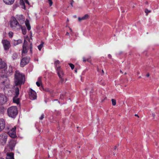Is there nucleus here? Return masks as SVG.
Here are the masks:
<instances>
[{"mask_svg": "<svg viewBox=\"0 0 159 159\" xmlns=\"http://www.w3.org/2000/svg\"><path fill=\"white\" fill-rule=\"evenodd\" d=\"M24 76L19 71L16 70L15 75L14 82L16 85H21L24 84Z\"/></svg>", "mask_w": 159, "mask_h": 159, "instance_id": "obj_1", "label": "nucleus"}, {"mask_svg": "<svg viewBox=\"0 0 159 159\" xmlns=\"http://www.w3.org/2000/svg\"><path fill=\"white\" fill-rule=\"evenodd\" d=\"M10 27L12 30H18L22 29V27L16 19L14 17H12L10 21Z\"/></svg>", "mask_w": 159, "mask_h": 159, "instance_id": "obj_2", "label": "nucleus"}, {"mask_svg": "<svg viewBox=\"0 0 159 159\" xmlns=\"http://www.w3.org/2000/svg\"><path fill=\"white\" fill-rule=\"evenodd\" d=\"M30 47V51L31 52H32V45L31 42H30L29 43L25 40H24L22 46V54L23 55L26 54L28 52V50L29 47Z\"/></svg>", "mask_w": 159, "mask_h": 159, "instance_id": "obj_3", "label": "nucleus"}, {"mask_svg": "<svg viewBox=\"0 0 159 159\" xmlns=\"http://www.w3.org/2000/svg\"><path fill=\"white\" fill-rule=\"evenodd\" d=\"M9 85V80L6 77L2 76L0 78V88L5 89Z\"/></svg>", "mask_w": 159, "mask_h": 159, "instance_id": "obj_4", "label": "nucleus"}, {"mask_svg": "<svg viewBox=\"0 0 159 159\" xmlns=\"http://www.w3.org/2000/svg\"><path fill=\"white\" fill-rule=\"evenodd\" d=\"M8 114L9 116L14 118L18 113L17 108L16 107L12 106L8 109Z\"/></svg>", "mask_w": 159, "mask_h": 159, "instance_id": "obj_5", "label": "nucleus"}, {"mask_svg": "<svg viewBox=\"0 0 159 159\" xmlns=\"http://www.w3.org/2000/svg\"><path fill=\"white\" fill-rule=\"evenodd\" d=\"M16 129V126H14L13 128H11L10 127L7 128L8 130V133L11 137L15 138L16 137L15 131Z\"/></svg>", "mask_w": 159, "mask_h": 159, "instance_id": "obj_6", "label": "nucleus"}, {"mask_svg": "<svg viewBox=\"0 0 159 159\" xmlns=\"http://www.w3.org/2000/svg\"><path fill=\"white\" fill-rule=\"evenodd\" d=\"M12 68L11 66H10L7 67L6 66V68L3 69L2 71L3 75L9 76L12 73Z\"/></svg>", "mask_w": 159, "mask_h": 159, "instance_id": "obj_7", "label": "nucleus"}, {"mask_svg": "<svg viewBox=\"0 0 159 159\" xmlns=\"http://www.w3.org/2000/svg\"><path fill=\"white\" fill-rule=\"evenodd\" d=\"M2 42L4 49L5 50H8L11 46V44L9 41L7 39H3L2 40Z\"/></svg>", "mask_w": 159, "mask_h": 159, "instance_id": "obj_8", "label": "nucleus"}, {"mask_svg": "<svg viewBox=\"0 0 159 159\" xmlns=\"http://www.w3.org/2000/svg\"><path fill=\"white\" fill-rule=\"evenodd\" d=\"M7 136L5 134H2L0 135V143L2 144H4L7 142Z\"/></svg>", "mask_w": 159, "mask_h": 159, "instance_id": "obj_9", "label": "nucleus"}, {"mask_svg": "<svg viewBox=\"0 0 159 159\" xmlns=\"http://www.w3.org/2000/svg\"><path fill=\"white\" fill-rule=\"evenodd\" d=\"M30 59L29 57H24L21 60L20 65L22 67L24 66L27 64L30 61Z\"/></svg>", "mask_w": 159, "mask_h": 159, "instance_id": "obj_10", "label": "nucleus"}, {"mask_svg": "<svg viewBox=\"0 0 159 159\" xmlns=\"http://www.w3.org/2000/svg\"><path fill=\"white\" fill-rule=\"evenodd\" d=\"M57 70L58 71V76L61 79V82H63L64 81V80L62 78V77L63 76L64 74L63 71L60 70V67H57Z\"/></svg>", "mask_w": 159, "mask_h": 159, "instance_id": "obj_11", "label": "nucleus"}, {"mask_svg": "<svg viewBox=\"0 0 159 159\" xmlns=\"http://www.w3.org/2000/svg\"><path fill=\"white\" fill-rule=\"evenodd\" d=\"M30 98L32 100L35 99L37 98L36 93L32 89H31Z\"/></svg>", "mask_w": 159, "mask_h": 159, "instance_id": "obj_12", "label": "nucleus"}, {"mask_svg": "<svg viewBox=\"0 0 159 159\" xmlns=\"http://www.w3.org/2000/svg\"><path fill=\"white\" fill-rule=\"evenodd\" d=\"M5 122L3 119H0V132L2 131L5 128Z\"/></svg>", "mask_w": 159, "mask_h": 159, "instance_id": "obj_13", "label": "nucleus"}, {"mask_svg": "<svg viewBox=\"0 0 159 159\" xmlns=\"http://www.w3.org/2000/svg\"><path fill=\"white\" fill-rule=\"evenodd\" d=\"M89 16L88 14H86L84 15L82 17H78V20L79 22H81L83 20H85L89 19Z\"/></svg>", "mask_w": 159, "mask_h": 159, "instance_id": "obj_14", "label": "nucleus"}, {"mask_svg": "<svg viewBox=\"0 0 159 159\" xmlns=\"http://www.w3.org/2000/svg\"><path fill=\"white\" fill-rule=\"evenodd\" d=\"M7 101V97L4 95H2L0 97V103L1 104H4Z\"/></svg>", "mask_w": 159, "mask_h": 159, "instance_id": "obj_15", "label": "nucleus"}, {"mask_svg": "<svg viewBox=\"0 0 159 159\" xmlns=\"http://www.w3.org/2000/svg\"><path fill=\"white\" fill-rule=\"evenodd\" d=\"M16 144V142L14 141H11L9 143V146L10 148L13 149L15 146Z\"/></svg>", "mask_w": 159, "mask_h": 159, "instance_id": "obj_16", "label": "nucleus"}, {"mask_svg": "<svg viewBox=\"0 0 159 159\" xmlns=\"http://www.w3.org/2000/svg\"><path fill=\"white\" fill-rule=\"evenodd\" d=\"M15 0H3V2L7 5H11L12 4Z\"/></svg>", "mask_w": 159, "mask_h": 159, "instance_id": "obj_17", "label": "nucleus"}, {"mask_svg": "<svg viewBox=\"0 0 159 159\" xmlns=\"http://www.w3.org/2000/svg\"><path fill=\"white\" fill-rule=\"evenodd\" d=\"M6 158L7 159H14V154L12 153H7Z\"/></svg>", "mask_w": 159, "mask_h": 159, "instance_id": "obj_18", "label": "nucleus"}, {"mask_svg": "<svg viewBox=\"0 0 159 159\" xmlns=\"http://www.w3.org/2000/svg\"><path fill=\"white\" fill-rule=\"evenodd\" d=\"M13 102H14L16 103L17 104H18L19 103V99L17 98V97L15 96L13 99Z\"/></svg>", "mask_w": 159, "mask_h": 159, "instance_id": "obj_19", "label": "nucleus"}, {"mask_svg": "<svg viewBox=\"0 0 159 159\" xmlns=\"http://www.w3.org/2000/svg\"><path fill=\"white\" fill-rule=\"evenodd\" d=\"M17 18L18 20L22 21H24L25 19L23 18V16L22 15H17Z\"/></svg>", "mask_w": 159, "mask_h": 159, "instance_id": "obj_20", "label": "nucleus"}, {"mask_svg": "<svg viewBox=\"0 0 159 159\" xmlns=\"http://www.w3.org/2000/svg\"><path fill=\"white\" fill-rule=\"evenodd\" d=\"M25 24L27 27V29L29 30H30L31 29V27L28 20H26L25 22Z\"/></svg>", "mask_w": 159, "mask_h": 159, "instance_id": "obj_21", "label": "nucleus"}, {"mask_svg": "<svg viewBox=\"0 0 159 159\" xmlns=\"http://www.w3.org/2000/svg\"><path fill=\"white\" fill-rule=\"evenodd\" d=\"M15 93L16 94L15 96H16V97H18L19 94V89L18 88H15Z\"/></svg>", "mask_w": 159, "mask_h": 159, "instance_id": "obj_22", "label": "nucleus"}, {"mask_svg": "<svg viewBox=\"0 0 159 159\" xmlns=\"http://www.w3.org/2000/svg\"><path fill=\"white\" fill-rule=\"evenodd\" d=\"M42 84V81L40 79H39L38 81L36 82V84L38 87H39Z\"/></svg>", "mask_w": 159, "mask_h": 159, "instance_id": "obj_23", "label": "nucleus"}, {"mask_svg": "<svg viewBox=\"0 0 159 159\" xmlns=\"http://www.w3.org/2000/svg\"><path fill=\"white\" fill-rule=\"evenodd\" d=\"M112 102V105L113 106H115L116 104V100L114 99H111Z\"/></svg>", "mask_w": 159, "mask_h": 159, "instance_id": "obj_24", "label": "nucleus"}, {"mask_svg": "<svg viewBox=\"0 0 159 159\" xmlns=\"http://www.w3.org/2000/svg\"><path fill=\"white\" fill-rule=\"evenodd\" d=\"M18 55L16 53H14L13 54L12 56V58L13 59H16L18 57Z\"/></svg>", "mask_w": 159, "mask_h": 159, "instance_id": "obj_25", "label": "nucleus"}, {"mask_svg": "<svg viewBox=\"0 0 159 159\" xmlns=\"http://www.w3.org/2000/svg\"><path fill=\"white\" fill-rule=\"evenodd\" d=\"M43 43L40 44V45H39L38 46V48L40 51L41 50L42 48L43 47Z\"/></svg>", "mask_w": 159, "mask_h": 159, "instance_id": "obj_26", "label": "nucleus"}, {"mask_svg": "<svg viewBox=\"0 0 159 159\" xmlns=\"http://www.w3.org/2000/svg\"><path fill=\"white\" fill-rule=\"evenodd\" d=\"M13 33L11 32L10 31L8 33V36L10 38H12L13 35Z\"/></svg>", "mask_w": 159, "mask_h": 159, "instance_id": "obj_27", "label": "nucleus"}, {"mask_svg": "<svg viewBox=\"0 0 159 159\" xmlns=\"http://www.w3.org/2000/svg\"><path fill=\"white\" fill-rule=\"evenodd\" d=\"M85 90H87L88 91H89L91 93H93V89L92 88H91V90H90V89L89 88H88L85 89Z\"/></svg>", "mask_w": 159, "mask_h": 159, "instance_id": "obj_28", "label": "nucleus"}, {"mask_svg": "<svg viewBox=\"0 0 159 159\" xmlns=\"http://www.w3.org/2000/svg\"><path fill=\"white\" fill-rule=\"evenodd\" d=\"M69 64L71 69L72 70L74 68V65L71 63H70Z\"/></svg>", "mask_w": 159, "mask_h": 159, "instance_id": "obj_29", "label": "nucleus"}, {"mask_svg": "<svg viewBox=\"0 0 159 159\" xmlns=\"http://www.w3.org/2000/svg\"><path fill=\"white\" fill-rule=\"evenodd\" d=\"M60 63V61L59 60H57L55 61V64L57 66V64H59Z\"/></svg>", "mask_w": 159, "mask_h": 159, "instance_id": "obj_30", "label": "nucleus"}, {"mask_svg": "<svg viewBox=\"0 0 159 159\" xmlns=\"http://www.w3.org/2000/svg\"><path fill=\"white\" fill-rule=\"evenodd\" d=\"M48 1L49 2V4L50 5V6H51L53 4L52 2V0H48Z\"/></svg>", "mask_w": 159, "mask_h": 159, "instance_id": "obj_31", "label": "nucleus"}, {"mask_svg": "<svg viewBox=\"0 0 159 159\" xmlns=\"http://www.w3.org/2000/svg\"><path fill=\"white\" fill-rule=\"evenodd\" d=\"M20 3L22 5H24L25 6V4L24 2L23 1V0H20Z\"/></svg>", "mask_w": 159, "mask_h": 159, "instance_id": "obj_32", "label": "nucleus"}, {"mask_svg": "<svg viewBox=\"0 0 159 159\" xmlns=\"http://www.w3.org/2000/svg\"><path fill=\"white\" fill-rule=\"evenodd\" d=\"M151 11H150L148 10V9H146L145 11V12L146 13L147 15H148V13L149 12H150Z\"/></svg>", "mask_w": 159, "mask_h": 159, "instance_id": "obj_33", "label": "nucleus"}, {"mask_svg": "<svg viewBox=\"0 0 159 159\" xmlns=\"http://www.w3.org/2000/svg\"><path fill=\"white\" fill-rule=\"evenodd\" d=\"M89 60L88 59H86L84 57H83V61L84 62H85L86 61H88Z\"/></svg>", "mask_w": 159, "mask_h": 159, "instance_id": "obj_34", "label": "nucleus"}, {"mask_svg": "<svg viewBox=\"0 0 159 159\" xmlns=\"http://www.w3.org/2000/svg\"><path fill=\"white\" fill-rule=\"evenodd\" d=\"M44 90L46 91V92H50V90H49V89L48 88H46L45 89H44Z\"/></svg>", "mask_w": 159, "mask_h": 159, "instance_id": "obj_35", "label": "nucleus"}, {"mask_svg": "<svg viewBox=\"0 0 159 159\" xmlns=\"http://www.w3.org/2000/svg\"><path fill=\"white\" fill-rule=\"evenodd\" d=\"M44 115L43 114H42L41 115V117H40V119L41 120H42L44 118Z\"/></svg>", "mask_w": 159, "mask_h": 159, "instance_id": "obj_36", "label": "nucleus"}, {"mask_svg": "<svg viewBox=\"0 0 159 159\" xmlns=\"http://www.w3.org/2000/svg\"><path fill=\"white\" fill-rule=\"evenodd\" d=\"M152 115L154 118L155 116V114L154 113H152Z\"/></svg>", "mask_w": 159, "mask_h": 159, "instance_id": "obj_37", "label": "nucleus"}, {"mask_svg": "<svg viewBox=\"0 0 159 159\" xmlns=\"http://www.w3.org/2000/svg\"><path fill=\"white\" fill-rule=\"evenodd\" d=\"M108 57H109V58H111V57H111V54H109L108 55Z\"/></svg>", "mask_w": 159, "mask_h": 159, "instance_id": "obj_38", "label": "nucleus"}, {"mask_svg": "<svg viewBox=\"0 0 159 159\" xmlns=\"http://www.w3.org/2000/svg\"><path fill=\"white\" fill-rule=\"evenodd\" d=\"M74 2V1L72 0L71 1V6L72 7H73V3Z\"/></svg>", "mask_w": 159, "mask_h": 159, "instance_id": "obj_39", "label": "nucleus"}, {"mask_svg": "<svg viewBox=\"0 0 159 159\" xmlns=\"http://www.w3.org/2000/svg\"><path fill=\"white\" fill-rule=\"evenodd\" d=\"M22 32H23V34H25L26 33V31H25H25H23L22 30Z\"/></svg>", "mask_w": 159, "mask_h": 159, "instance_id": "obj_40", "label": "nucleus"}, {"mask_svg": "<svg viewBox=\"0 0 159 159\" xmlns=\"http://www.w3.org/2000/svg\"><path fill=\"white\" fill-rule=\"evenodd\" d=\"M102 75H103L104 74V71L103 70H102Z\"/></svg>", "mask_w": 159, "mask_h": 159, "instance_id": "obj_41", "label": "nucleus"}, {"mask_svg": "<svg viewBox=\"0 0 159 159\" xmlns=\"http://www.w3.org/2000/svg\"><path fill=\"white\" fill-rule=\"evenodd\" d=\"M150 75L149 74H147V76L148 77Z\"/></svg>", "mask_w": 159, "mask_h": 159, "instance_id": "obj_42", "label": "nucleus"}, {"mask_svg": "<svg viewBox=\"0 0 159 159\" xmlns=\"http://www.w3.org/2000/svg\"><path fill=\"white\" fill-rule=\"evenodd\" d=\"M66 35H69V33L68 32H67L66 33Z\"/></svg>", "mask_w": 159, "mask_h": 159, "instance_id": "obj_43", "label": "nucleus"}, {"mask_svg": "<svg viewBox=\"0 0 159 159\" xmlns=\"http://www.w3.org/2000/svg\"><path fill=\"white\" fill-rule=\"evenodd\" d=\"M135 116H138V117H139V116H138V115L137 114H135Z\"/></svg>", "mask_w": 159, "mask_h": 159, "instance_id": "obj_44", "label": "nucleus"}, {"mask_svg": "<svg viewBox=\"0 0 159 159\" xmlns=\"http://www.w3.org/2000/svg\"><path fill=\"white\" fill-rule=\"evenodd\" d=\"M26 2L28 4H29V3L28 1H26Z\"/></svg>", "mask_w": 159, "mask_h": 159, "instance_id": "obj_45", "label": "nucleus"}, {"mask_svg": "<svg viewBox=\"0 0 159 159\" xmlns=\"http://www.w3.org/2000/svg\"><path fill=\"white\" fill-rule=\"evenodd\" d=\"M2 94L0 93V97L2 95Z\"/></svg>", "mask_w": 159, "mask_h": 159, "instance_id": "obj_46", "label": "nucleus"}, {"mask_svg": "<svg viewBox=\"0 0 159 159\" xmlns=\"http://www.w3.org/2000/svg\"><path fill=\"white\" fill-rule=\"evenodd\" d=\"M70 30L71 31H72V30L71 28H70Z\"/></svg>", "mask_w": 159, "mask_h": 159, "instance_id": "obj_47", "label": "nucleus"}, {"mask_svg": "<svg viewBox=\"0 0 159 159\" xmlns=\"http://www.w3.org/2000/svg\"><path fill=\"white\" fill-rule=\"evenodd\" d=\"M31 39H32V35H31Z\"/></svg>", "mask_w": 159, "mask_h": 159, "instance_id": "obj_48", "label": "nucleus"}, {"mask_svg": "<svg viewBox=\"0 0 159 159\" xmlns=\"http://www.w3.org/2000/svg\"><path fill=\"white\" fill-rule=\"evenodd\" d=\"M67 21H69V19H67Z\"/></svg>", "mask_w": 159, "mask_h": 159, "instance_id": "obj_49", "label": "nucleus"}, {"mask_svg": "<svg viewBox=\"0 0 159 159\" xmlns=\"http://www.w3.org/2000/svg\"><path fill=\"white\" fill-rule=\"evenodd\" d=\"M116 147H115V149H116Z\"/></svg>", "mask_w": 159, "mask_h": 159, "instance_id": "obj_50", "label": "nucleus"}, {"mask_svg": "<svg viewBox=\"0 0 159 159\" xmlns=\"http://www.w3.org/2000/svg\"><path fill=\"white\" fill-rule=\"evenodd\" d=\"M0 159H4V158H0Z\"/></svg>", "mask_w": 159, "mask_h": 159, "instance_id": "obj_51", "label": "nucleus"}, {"mask_svg": "<svg viewBox=\"0 0 159 159\" xmlns=\"http://www.w3.org/2000/svg\"><path fill=\"white\" fill-rule=\"evenodd\" d=\"M35 16H36V17H37V16H37V15H36V14H35Z\"/></svg>", "mask_w": 159, "mask_h": 159, "instance_id": "obj_52", "label": "nucleus"}, {"mask_svg": "<svg viewBox=\"0 0 159 159\" xmlns=\"http://www.w3.org/2000/svg\"><path fill=\"white\" fill-rule=\"evenodd\" d=\"M125 74H126V73L125 72Z\"/></svg>", "mask_w": 159, "mask_h": 159, "instance_id": "obj_53", "label": "nucleus"}]
</instances>
